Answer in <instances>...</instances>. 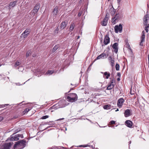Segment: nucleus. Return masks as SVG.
<instances>
[{
	"mask_svg": "<svg viewBox=\"0 0 149 149\" xmlns=\"http://www.w3.org/2000/svg\"><path fill=\"white\" fill-rule=\"evenodd\" d=\"M26 142L23 140H21L16 142L13 147L14 149H21L25 147Z\"/></svg>",
	"mask_w": 149,
	"mask_h": 149,
	"instance_id": "f257e3e1",
	"label": "nucleus"
},
{
	"mask_svg": "<svg viewBox=\"0 0 149 149\" xmlns=\"http://www.w3.org/2000/svg\"><path fill=\"white\" fill-rule=\"evenodd\" d=\"M67 99L69 102H74L77 100V96L75 93L69 94L67 97Z\"/></svg>",
	"mask_w": 149,
	"mask_h": 149,
	"instance_id": "f03ea898",
	"label": "nucleus"
},
{
	"mask_svg": "<svg viewBox=\"0 0 149 149\" xmlns=\"http://www.w3.org/2000/svg\"><path fill=\"white\" fill-rule=\"evenodd\" d=\"M107 57V56H106V54L103 53L101 54L100 55L98 56L94 61L93 63H92V64H91L88 68L90 67L93 64V63L95 62L96 60H97L100 59L101 58H106Z\"/></svg>",
	"mask_w": 149,
	"mask_h": 149,
	"instance_id": "7ed1b4c3",
	"label": "nucleus"
},
{
	"mask_svg": "<svg viewBox=\"0 0 149 149\" xmlns=\"http://www.w3.org/2000/svg\"><path fill=\"white\" fill-rule=\"evenodd\" d=\"M13 144V142H10L8 143L4 144L2 145L0 149H9L10 147Z\"/></svg>",
	"mask_w": 149,
	"mask_h": 149,
	"instance_id": "20e7f679",
	"label": "nucleus"
},
{
	"mask_svg": "<svg viewBox=\"0 0 149 149\" xmlns=\"http://www.w3.org/2000/svg\"><path fill=\"white\" fill-rule=\"evenodd\" d=\"M40 7V5L39 3H37L34 6L32 10V14L34 15L38 11Z\"/></svg>",
	"mask_w": 149,
	"mask_h": 149,
	"instance_id": "39448f33",
	"label": "nucleus"
},
{
	"mask_svg": "<svg viewBox=\"0 0 149 149\" xmlns=\"http://www.w3.org/2000/svg\"><path fill=\"white\" fill-rule=\"evenodd\" d=\"M114 28L115 32L116 33H118V32L121 33L122 31L123 27L121 24H120L118 26V25H116Z\"/></svg>",
	"mask_w": 149,
	"mask_h": 149,
	"instance_id": "423d86ee",
	"label": "nucleus"
},
{
	"mask_svg": "<svg viewBox=\"0 0 149 149\" xmlns=\"http://www.w3.org/2000/svg\"><path fill=\"white\" fill-rule=\"evenodd\" d=\"M144 33V31H143L141 37V42L140 43V45L142 47L143 46V42H144L145 40V36Z\"/></svg>",
	"mask_w": 149,
	"mask_h": 149,
	"instance_id": "0eeeda50",
	"label": "nucleus"
},
{
	"mask_svg": "<svg viewBox=\"0 0 149 149\" xmlns=\"http://www.w3.org/2000/svg\"><path fill=\"white\" fill-rule=\"evenodd\" d=\"M110 38L109 37V35L107 34L104 36V43L105 45H107L110 42Z\"/></svg>",
	"mask_w": 149,
	"mask_h": 149,
	"instance_id": "6e6552de",
	"label": "nucleus"
},
{
	"mask_svg": "<svg viewBox=\"0 0 149 149\" xmlns=\"http://www.w3.org/2000/svg\"><path fill=\"white\" fill-rule=\"evenodd\" d=\"M30 32V30L29 29H26L22 33V36L24 38H26L27 37Z\"/></svg>",
	"mask_w": 149,
	"mask_h": 149,
	"instance_id": "1a4fd4ad",
	"label": "nucleus"
},
{
	"mask_svg": "<svg viewBox=\"0 0 149 149\" xmlns=\"http://www.w3.org/2000/svg\"><path fill=\"white\" fill-rule=\"evenodd\" d=\"M125 100L123 98L119 99L117 103V105L118 107L120 108L122 107Z\"/></svg>",
	"mask_w": 149,
	"mask_h": 149,
	"instance_id": "9d476101",
	"label": "nucleus"
},
{
	"mask_svg": "<svg viewBox=\"0 0 149 149\" xmlns=\"http://www.w3.org/2000/svg\"><path fill=\"white\" fill-rule=\"evenodd\" d=\"M66 101L65 100L60 101L58 103L60 107L63 108L65 107L67 105L66 104Z\"/></svg>",
	"mask_w": 149,
	"mask_h": 149,
	"instance_id": "9b49d317",
	"label": "nucleus"
},
{
	"mask_svg": "<svg viewBox=\"0 0 149 149\" xmlns=\"http://www.w3.org/2000/svg\"><path fill=\"white\" fill-rule=\"evenodd\" d=\"M108 19V17H107V15H106L101 22L102 25L103 26H106L107 25Z\"/></svg>",
	"mask_w": 149,
	"mask_h": 149,
	"instance_id": "f8f14e48",
	"label": "nucleus"
},
{
	"mask_svg": "<svg viewBox=\"0 0 149 149\" xmlns=\"http://www.w3.org/2000/svg\"><path fill=\"white\" fill-rule=\"evenodd\" d=\"M118 43L117 42H115L113 44L112 46V48L114 49V51L116 54H117L118 52Z\"/></svg>",
	"mask_w": 149,
	"mask_h": 149,
	"instance_id": "ddd939ff",
	"label": "nucleus"
},
{
	"mask_svg": "<svg viewBox=\"0 0 149 149\" xmlns=\"http://www.w3.org/2000/svg\"><path fill=\"white\" fill-rule=\"evenodd\" d=\"M20 135L19 134H16L13 137H11L10 139V140L12 141H17L19 140L18 137H20Z\"/></svg>",
	"mask_w": 149,
	"mask_h": 149,
	"instance_id": "4468645a",
	"label": "nucleus"
},
{
	"mask_svg": "<svg viewBox=\"0 0 149 149\" xmlns=\"http://www.w3.org/2000/svg\"><path fill=\"white\" fill-rule=\"evenodd\" d=\"M125 116V117H127L131 115V112L130 110L127 109L125 110L124 113Z\"/></svg>",
	"mask_w": 149,
	"mask_h": 149,
	"instance_id": "2eb2a0df",
	"label": "nucleus"
},
{
	"mask_svg": "<svg viewBox=\"0 0 149 149\" xmlns=\"http://www.w3.org/2000/svg\"><path fill=\"white\" fill-rule=\"evenodd\" d=\"M149 19V15L148 14H146L144 16L143 19L144 24L146 25L148 23V21Z\"/></svg>",
	"mask_w": 149,
	"mask_h": 149,
	"instance_id": "dca6fc26",
	"label": "nucleus"
},
{
	"mask_svg": "<svg viewBox=\"0 0 149 149\" xmlns=\"http://www.w3.org/2000/svg\"><path fill=\"white\" fill-rule=\"evenodd\" d=\"M125 123L127 126L130 128H131L132 126L133 123L130 120H127L126 121Z\"/></svg>",
	"mask_w": 149,
	"mask_h": 149,
	"instance_id": "f3484780",
	"label": "nucleus"
},
{
	"mask_svg": "<svg viewBox=\"0 0 149 149\" xmlns=\"http://www.w3.org/2000/svg\"><path fill=\"white\" fill-rule=\"evenodd\" d=\"M118 17V15L116 14L115 17L113 18H112L111 19L112 23L113 24H115L116 23V21L117 20Z\"/></svg>",
	"mask_w": 149,
	"mask_h": 149,
	"instance_id": "a211bd4d",
	"label": "nucleus"
},
{
	"mask_svg": "<svg viewBox=\"0 0 149 149\" xmlns=\"http://www.w3.org/2000/svg\"><path fill=\"white\" fill-rule=\"evenodd\" d=\"M110 74L109 72H105L104 73L103 77L105 79H108L110 76Z\"/></svg>",
	"mask_w": 149,
	"mask_h": 149,
	"instance_id": "6ab92c4d",
	"label": "nucleus"
},
{
	"mask_svg": "<svg viewBox=\"0 0 149 149\" xmlns=\"http://www.w3.org/2000/svg\"><path fill=\"white\" fill-rule=\"evenodd\" d=\"M67 24L65 22H62L61 24L60 27L62 29H64L66 26Z\"/></svg>",
	"mask_w": 149,
	"mask_h": 149,
	"instance_id": "aec40b11",
	"label": "nucleus"
},
{
	"mask_svg": "<svg viewBox=\"0 0 149 149\" xmlns=\"http://www.w3.org/2000/svg\"><path fill=\"white\" fill-rule=\"evenodd\" d=\"M58 7L57 6H56L54 9L53 11V14L55 15H57L58 13Z\"/></svg>",
	"mask_w": 149,
	"mask_h": 149,
	"instance_id": "412c9836",
	"label": "nucleus"
},
{
	"mask_svg": "<svg viewBox=\"0 0 149 149\" xmlns=\"http://www.w3.org/2000/svg\"><path fill=\"white\" fill-rule=\"evenodd\" d=\"M17 2V1L11 2L9 3V6L12 7H13L15 6Z\"/></svg>",
	"mask_w": 149,
	"mask_h": 149,
	"instance_id": "4be33fe9",
	"label": "nucleus"
},
{
	"mask_svg": "<svg viewBox=\"0 0 149 149\" xmlns=\"http://www.w3.org/2000/svg\"><path fill=\"white\" fill-rule=\"evenodd\" d=\"M59 47L60 45L59 44L56 45L53 48L52 50V52H55Z\"/></svg>",
	"mask_w": 149,
	"mask_h": 149,
	"instance_id": "5701e85b",
	"label": "nucleus"
},
{
	"mask_svg": "<svg viewBox=\"0 0 149 149\" xmlns=\"http://www.w3.org/2000/svg\"><path fill=\"white\" fill-rule=\"evenodd\" d=\"M75 26V24L74 23H71L69 29L70 31H73Z\"/></svg>",
	"mask_w": 149,
	"mask_h": 149,
	"instance_id": "b1692460",
	"label": "nucleus"
},
{
	"mask_svg": "<svg viewBox=\"0 0 149 149\" xmlns=\"http://www.w3.org/2000/svg\"><path fill=\"white\" fill-rule=\"evenodd\" d=\"M114 87V85L113 84H110L108 86L107 89L108 90H110L111 89Z\"/></svg>",
	"mask_w": 149,
	"mask_h": 149,
	"instance_id": "393cba45",
	"label": "nucleus"
},
{
	"mask_svg": "<svg viewBox=\"0 0 149 149\" xmlns=\"http://www.w3.org/2000/svg\"><path fill=\"white\" fill-rule=\"evenodd\" d=\"M31 110V109L29 108H26L22 112V115H24L29 110Z\"/></svg>",
	"mask_w": 149,
	"mask_h": 149,
	"instance_id": "a878e982",
	"label": "nucleus"
},
{
	"mask_svg": "<svg viewBox=\"0 0 149 149\" xmlns=\"http://www.w3.org/2000/svg\"><path fill=\"white\" fill-rule=\"evenodd\" d=\"M31 50H29L26 53V56L27 57L30 56H31Z\"/></svg>",
	"mask_w": 149,
	"mask_h": 149,
	"instance_id": "bb28decb",
	"label": "nucleus"
},
{
	"mask_svg": "<svg viewBox=\"0 0 149 149\" xmlns=\"http://www.w3.org/2000/svg\"><path fill=\"white\" fill-rule=\"evenodd\" d=\"M21 64V63L19 61H17L15 63L14 66L15 67H16L19 65Z\"/></svg>",
	"mask_w": 149,
	"mask_h": 149,
	"instance_id": "cd10ccee",
	"label": "nucleus"
},
{
	"mask_svg": "<svg viewBox=\"0 0 149 149\" xmlns=\"http://www.w3.org/2000/svg\"><path fill=\"white\" fill-rule=\"evenodd\" d=\"M116 69L117 71H118L119 70L120 66L119 64L116 63Z\"/></svg>",
	"mask_w": 149,
	"mask_h": 149,
	"instance_id": "c85d7f7f",
	"label": "nucleus"
},
{
	"mask_svg": "<svg viewBox=\"0 0 149 149\" xmlns=\"http://www.w3.org/2000/svg\"><path fill=\"white\" fill-rule=\"evenodd\" d=\"M111 65L112 67H113L114 65V60L110 61Z\"/></svg>",
	"mask_w": 149,
	"mask_h": 149,
	"instance_id": "c756f323",
	"label": "nucleus"
},
{
	"mask_svg": "<svg viewBox=\"0 0 149 149\" xmlns=\"http://www.w3.org/2000/svg\"><path fill=\"white\" fill-rule=\"evenodd\" d=\"M54 72V71L53 70H48L47 72V73L49 74H51L53 73Z\"/></svg>",
	"mask_w": 149,
	"mask_h": 149,
	"instance_id": "7c9ffc66",
	"label": "nucleus"
},
{
	"mask_svg": "<svg viewBox=\"0 0 149 149\" xmlns=\"http://www.w3.org/2000/svg\"><path fill=\"white\" fill-rule=\"evenodd\" d=\"M109 106L108 105H105L103 107V108L104 109H109Z\"/></svg>",
	"mask_w": 149,
	"mask_h": 149,
	"instance_id": "2f4dec72",
	"label": "nucleus"
},
{
	"mask_svg": "<svg viewBox=\"0 0 149 149\" xmlns=\"http://www.w3.org/2000/svg\"><path fill=\"white\" fill-rule=\"evenodd\" d=\"M49 117V116H48L46 115V116H44L42 117L41 118V119H46V118H48Z\"/></svg>",
	"mask_w": 149,
	"mask_h": 149,
	"instance_id": "473e14b6",
	"label": "nucleus"
},
{
	"mask_svg": "<svg viewBox=\"0 0 149 149\" xmlns=\"http://www.w3.org/2000/svg\"><path fill=\"white\" fill-rule=\"evenodd\" d=\"M56 105H55L54 106H53L50 107L49 109L48 110L50 111V110H51L52 109H55V108L56 107Z\"/></svg>",
	"mask_w": 149,
	"mask_h": 149,
	"instance_id": "72a5a7b5",
	"label": "nucleus"
},
{
	"mask_svg": "<svg viewBox=\"0 0 149 149\" xmlns=\"http://www.w3.org/2000/svg\"><path fill=\"white\" fill-rule=\"evenodd\" d=\"M115 122L114 121L111 120L109 124H110V125H114V124H115Z\"/></svg>",
	"mask_w": 149,
	"mask_h": 149,
	"instance_id": "f704fd0d",
	"label": "nucleus"
},
{
	"mask_svg": "<svg viewBox=\"0 0 149 149\" xmlns=\"http://www.w3.org/2000/svg\"><path fill=\"white\" fill-rule=\"evenodd\" d=\"M58 27H57L56 29L55 30L54 32L55 33H58Z\"/></svg>",
	"mask_w": 149,
	"mask_h": 149,
	"instance_id": "c9c22d12",
	"label": "nucleus"
},
{
	"mask_svg": "<svg viewBox=\"0 0 149 149\" xmlns=\"http://www.w3.org/2000/svg\"><path fill=\"white\" fill-rule=\"evenodd\" d=\"M109 61H110L113 60L112 59V57H111V56H110L109 57Z\"/></svg>",
	"mask_w": 149,
	"mask_h": 149,
	"instance_id": "e433bc0d",
	"label": "nucleus"
},
{
	"mask_svg": "<svg viewBox=\"0 0 149 149\" xmlns=\"http://www.w3.org/2000/svg\"><path fill=\"white\" fill-rule=\"evenodd\" d=\"M111 84H113V83H114L115 82V80L114 79H112L111 81Z\"/></svg>",
	"mask_w": 149,
	"mask_h": 149,
	"instance_id": "4c0bfd02",
	"label": "nucleus"
},
{
	"mask_svg": "<svg viewBox=\"0 0 149 149\" xmlns=\"http://www.w3.org/2000/svg\"><path fill=\"white\" fill-rule=\"evenodd\" d=\"M145 29L147 33H148V28L146 26L145 27Z\"/></svg>",
	"mask_w": 149,
	"mask_h": 149,
	"instance_id": "58836bf2",
	"label": "nucleus"
},
{
	"mask_svg": "<svg viewBox=\"0 0 149 149\" xmlns=\"http://www.w3.org/2000/svg\"><path fill=\"white\" fill-rule=\"evenodd\" d=\"M3 119V117L0 116V121L2 120Z\"/></svg>",
	"mask_w": 149,
	"mask_h": 149,
	"instance_id": "ea45409f",
	"label": "nucleus"
},
{
	"mask_svg": "<svg viewBox=\"0 0 149 149\" xmlns=\"http://www.w3.org/2000/svg\"><path fill=\"white\" fill-rule=\"evenodd\" d=\"M127 46H128V48L130 49V50H131V47H130V46L129 45V44H128L127 45Z\"/></svg>",
	"mask_w": 149,
	"mask_h": 149,
	"instance_id": "a19ab883",
	"label": "nucleus"
},
{
	"mask_svg": "<svg viewBox=\"0 0 149 149\" xmlns=\"http://www.w3.org/2000/svg\"><path fill=\"white\" fill-rule=\"evenodd\" d=\"M117 76L120 77V72H118L117 73Z\"/></svg>",
	"mask_w": 149,
	"mask_h": 149,
	"instance_id": "79ce46f5",
	"label": "nucleus"
},
{
	"mask_svg": "<svg viewBox=\"0 0 149 149\" xmlns=\"http://www.w3.org/2000/svg\"><path fill=\"white\" fill-rule=\"evenodd\" d=\"M146 26L148 28H149V24H148V25H146Z\"/></svg>",
	"mask_w": 149,
	"mask_h": 149,
	"instance_id": "37998d69",
	"label": "nucleus"
},
{
	"mask_svg": "<svg viewBox=\"0 0 149 149\" xmlns=\"http://www.w3.org/2000/svg\"><path fill=\"white\" fill-rule=\"evenodd\" d=\"M81 14L80 13H78V16L79 17L81 15Z\"/></svg>",
	"mask_w": 149,
	"mask_h": 149,
	"instance_id": "c03bdc74",
	"label": "nucleus"
},
{
	"mask_svg": "<svg viewBox=\"0 0 149 149\" xmlns=\"http://www.w3.org/2000/svg\"><path fill=\"white\" fill-rule=\"evenodd\" d=\"M120 78H117V80L118 81H119L120 80Z\"/></svg>",
	"mask_w": 149,
	"mask_h": 149,
	"instance_id": "a18cd8bd",
	"label": "nucleus"
},
{
	"mask_svg": "<svg viewBox=\"0 0 149 149\" xmlns=\"http://www.w3.org/2000/svg\"><path fill=\"white\" fill-rule=\"evenodd\" d=\"M79 146V147H83H83H86V146H83V145H80V146Z\"/></svg>",
	"mask_w": 149,
	"mask_h": 149,
	"instance_id": "49530a36",
	"label": "nucleus"
},
{
	"mask_svg": "<svg viewBox=\"0 0 149 149\" xmlns=\"http://www.w3.org/2000/svg\"><path fill=\"white\" fill-rule=\"evenodd\" d=\"M130 94H131V95H133L134 94V93H131V90H130Z\"/></svg>",
	"mask_w": 149,
	"mask_h": 149,
	"instance_id": "de8ad7c7",
	"label": "nucleus"
},
{
	"mask_svg": "<svg viewBox=\"0 0 149 149\" xmlns=\"http://www.w3.org/2000/svg\"><path fill=\"white\" fill-rule=\"evenodd\" d=\"M63 119H64V118H62L59 119V120H63Z\"/></svg>",
	"mask_w": 149,
	"mask_h": 149,
	"instance_id": "09e8293b",
	"label": "nucleus"
},
{
	"mask_svg": "<svg viewBox=\"0 0 149 149\" xmlns=\"http://www.w3.org/2000/svg\"><path fill=\"white\" fill-rule=\"evenodd\" d=\"M121 0H118L117 1L118 2H120Z\"/></svg>",
	"mask_w": 149,
	"mask_h": 149,
	"instance_id": "8fccbe9b",
	"label": "nucleus"
},
{
	"mask_svg": "<svg viewBox=\"0 0 149 149\" xmlns=\"http://www.w3.org/2000/svg\"><path fill=\"white\" fill-rule=\"evenodd\" d=\"M36 56L35 55H34V54L33 55V56L34 57Z\"/></svg>",
	"mask_w": 149,
	"mask_h": 149,
	"instance_id": "3c124183",
	"label": "nucleus"
},
{
	"mask_svg": "<svg viewBox=\"0 0 149 149\" xmlns=\"http://www.w3.org/2000/svg\"><path fill=\"white\" fill-rule=\"evenodd\" d=\"M79 38V36H78V38H77V39Z\"/></svg>",
	"mask_w": 149,
	"mask_h": 149,
	"instance_id": "603ef678",
	"label": "nucleus"
},
{
	"mask_svg": "<svg viewBox=\"0 0 149 149\" xmlns=\"http://www.w3.org/2000/svg\"><path fill=\"white\" fill-rule=\"evenodd\" d=\"M118 109H117V110H116V111H118Z\"/></svg>",
	"mask_w": 149,
	"mask_h": 149,
	"instance_id": "864d4df0",
	"label": "nucleus"
},
{
	"mask_svg": "<svg viewBox=\"0 0 149 149\" xmlns=\"http://www.w3.org/2000/svg\"><path fill=\"white\" fill-rule=\"evenodd\" d=\"M1 65L0 64V66H1Z\"/></svg>",
	"mask_w": 149,
	"mask_h": 149,
	"instance_id": "5fc2aeb1",
	"label": "nucleus"
}]
</instances>
